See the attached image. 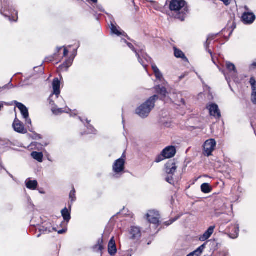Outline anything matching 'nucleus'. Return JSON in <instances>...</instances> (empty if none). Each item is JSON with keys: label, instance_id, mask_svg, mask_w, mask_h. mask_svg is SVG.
<instances>
[{"label": "nucleus", "instance_id": "2eb2a0df", "mask_svg": "<svg viewBox=\"0 0 256 256\" xmlns=\"http://www.w3.org/2000/svg\"><path fill=\"white\" fill-rule=\"evenodd\" d=\"M72 204H68V209L67 208L65 207L61 211L62 216L63 217L64 220L67 222H69L71 218L70 212L72 209Z\"/></svg>", "mask_w": 256, "mask_h": 256}, {"label": "nucleus", "instance_id": "1a4fd4ad", "mask_svg": "<svg viewBox=\"0 0 256 256\" xmlns=\"http://www.w3.org/2000/svg\"><path fill=\"white\" fill-rule=\"evenodd\" d=\"M38 230L40 234L37 236V238L40 237L41 234H46L52 232L54 231H56V228L52 227V224L49 222L43 224L42 226H40Z\"/></svg>", "mask_w": 256, "mask_h": 256}, {"label": "nucleus", "instance_id": "680f3d73", "mask_svg": "<svg viewBox=\"0 0 256 256\" xmlns=\"http://www.w3.org/2000/svg\"><path fill=\"white\" fill-rule=\"evenodd\" d=\"M78 118H79V120H80L82 122H84L83 120H82V118L80 117H78Z\"/></svg>", "mask_w": 256, "mask_h": 256}, {"label": "nucleus", "instance_id": "49530a36", "mask_svg": "<svg viewBox=\"0 0 256 256\" xmlns=\"http://www.w3.org/2000/svg\"><path fill=\"white\" fill-rule=\"evenodd\" d=\"M220 256H229L228 252L227 251H223L220 254Z\"/></svg>", "mask_w": 256, "mask_h": 256}, {"label": "nucleus", "instance_id": "c756f323", "mask_svg": "<svg viewBox=\"0 0 256 256\" xmlns=\"http://www.w3.org/2000/svg\"><path fill=\"white\" fill-rule=\"evenodd\" d=\"M86 122L87 124L86 125V126L88 131L84 132V134H95V132H96V130L94 129V128L90 124V120H86Z\"/></svg>", "mask_w": 256, "mask_h": 256}, {"label": "nucleus", "instance_id": "79ce46f5", "mask_svg": "<svg viewBox=\"0 0 256 256\" xmlns=\"http://www.w3.org/2000/svg\"><path fill=\"white\" fill-rule=\"evenodd\" d=\"M219 70L220 71L222 72L224 74V76H225V78L226 80V81L228 82V84H229V86L230 87V78L228 77V75L223 70H221L220 68H219Z\"/></svg>", "mask_w": 256, "mask_h": 256}, {"label": "nucleus", "instance_id": "412c9836", "mask_svg": "<svg viewBox=\"0 0 256 256\" xmlns=\"http://www.w3.org/2000/svg\"><path fill=\"white\" fill-rule=\"evenodd\" d=\"M214 226H210L208 228L205 232L200 238V241L204 242L208 240L212 234L214 232Z\"/></svg>", "mask_w": 256, "mask_h": 256}, {"label": "nucleus", "instance_id": "c9c22d12", "mask_svg": "<svg viewBox=\"0 0 256 256\" xmlns=\"http://www.w3.org/2000/svg\"><path fill=\"white\" fill-rule=\"evenodd\" d=\"M181 216H182L181 214L178 215V216H176L174 218H172L170 220L165 222L166 225L167 226H168L170 224H172L173 222H174L176 220L179 219L180 218V217Z\"/></svg>", "mask_w": 256, "mask_h": 256}, {"label": "nucleus", "instance_id": "b1692460", "mask_svg": "<svg viewBox=\"0 0 256 256\" xmlns=\"http://www.w3.org/2000/svg\"><path fill=\"white\" fill-rule=\"evenodd\" d=\"M126 45L128 46L134 52L136 53V57L138 58V60L139 62L144 67V68L145 69L146 68V67H147V65L146 64H145L143 60H142V58H141L140 54H138V52L136 51V50L135 49L134 47V46L130 42H128L126 44Z\"/></svg>", "mask_w": 256, "mask_h": 256}, {"label": "nucleus", "instance_id": "423d86ee", "mask_svg": "<svg viewBox=\"0 0 256 256\" xmlns=\"http://www.w3.org/2000/svg\"><path fill=\"white\" fill-rule=\"evenodd\" d=\"M244 9L246 10V12L242 15V21L246 24H252L256 20V16L254 13L248 12L249 9L247 6H244Z\"/></svg>", "mask_w": 256, "mask_h": 256}, {"label": "nucleus", "instance_id": "9d476101", "mask_svg": "<svg viewBox=\"0 0 256 256\" xmlns=\"http://www.w3.org/2000/svg\"><path fill=\"white\" fill-rule=\"evenodd\" d=\"M209 110L210 116H214L216 118L219 119L221 117L220 112L219 110L218 106L214 103H212L207 106Z\"/></svg>", "mask_w": 256, "mask_h": 256}, {"label": "nucleus", "instance_id": "ea45409f", "mask_svg": "<svg viewBox=\"0 0 256 256\" xmlns=\"http://www.w3.org/2000/svg\"><path fill=\"white\" fill-rule=\"evenodd\" d=\"M106 14L108 18H109L110 22V25L112 24H115L116 22H115V20H114V16L111 14H108L107 12H106Z\"/></svg>", "mask_w": 256, "mask_h": 256}, {"label": "nucleus", "instance_id": "ddd939ff", "mask_svg": "<svg viewBox=\"0 0 256 256\" xmlns=\"http://www.w3.org/2000/svg\"><path fill=\"white\" fill-rule=\"evenodd\" d=\"M166 172L168 175H173L176 172L177 166L176 164L172 160L169 161L166 165Z\"/></svg>", "mask_w": 256, "mask_h": 256}, {"label": "nucleus", "instance_id": "09e8293b", "mask_svg": "<svg viewBox=\"0 0 256 256\" xmlns=\"http://www.w3.org/2000/svg\"><path fill=\"white\" fill-rule=\"evenodd\" d=\"M66 229H62L61 230H60L58 232V234H63L66 232Z\"/></svg>", "mask_w": 256, "mask_h": 256}, {"label": "nucleus", "instance_id": "13d9d810", "mask_svg": "<svg viewBox=\"0 0 256 256\" xmlns=\"http://www.w3.org/2000/svg\"><path fill=\"white\" fill-rule=\"evenodd\" d=\"M251 66H254L255 68H256V62H254L252 63V64H251Z\"/></svg>", "mask_w": 256, "mask_h": 256}, {"label": "nucleus", "instance_id": "bf43d9fd", "mask_svg": "<svg viewBox=\"0 0 256 256\" xmlns=\"http://www.w3.org/2000/svg\"><path fill=\"white\" fill-rule=\"evenodd\" d=\"M147 58H144L146 61H148V59H150V57L146 56Z\"/></svg>", "mask_w": 256, "mask_h": 256}, {"label": "nucleus", "instance_id": "a211bd4d", "mask_svg": "<svg viewBox=\"0 0 256 256\" xmlns=\"http://www.w3.org/2000/svg\"><path fill=\"white\" fill-rule=\"evenodd\" d=\"M226 64L227 70L230 73L232 74V78L233 79L236 78L238 71L236 69L235 65L230 62H226Z\"/></svg>", "mask_w": 256, "mask_h": 256}, {"label": "nucleus", "instance_id": "5fc2aeb1", "mask_svg": "<svg viewBox=\"0 0 256 256\" xmlns=\"http://www.w3.org/2000/svg\"><path fill=\"white\" fill-rule=\"evenodd\" d=\"M120 42L122 44H126L128 42L125 39L122 38L121 40H120Z\"/></svg>", "mask_w": 256, "mask_h": 256}, {"label": "nucleus", "instance_id": "dca6fc26", "mask_svg": "<svg viewBox=\"0 0 256 256\" xmlns=\"http://www.w3.org/2000/svg\"><path fill=\"white\" fill-rule=\"evenodd\" d=\"M163 154L166 156V158H170L174 156L176 153V150L174 146H168L162 150Z\"/></svg>", "mask_w": 256, "mask_h": 256}, {"label": "nucleus", "instance_id": "69168bd1", "mask_svg": "<svg viewBox=\"0 0 256 256\" xmlns=\"http://www.w3.org/2000/svg\"><path fill=\"white\" fill-rule=\"evenodd\" d=\"M183 78H184V76H180V78L181 80V79H182Z\"/></svg>", "mask_w": 256, "mask_h": 256}, {"label": "nucleus", "instance_id": "f8f14e48", "mask_svg": "<svg viewBox=\"0 0 256 256\" xmlns=\"http://www.w3.org/2000/svg\"><path fill=\"white\" fill-rule=\"evenodd\" d=\"M250 84L252 88L251 101L256 104V80L254 77L250 78Z\"/></svg>", "mask_w": 256, "mask_h": 256}, {"label": "nucleus", "instance_id": "20e7f679", "mask_svg": "<svg viewBox=\"0 0 256 256\" xmlns=\"http://www.w3.org/2000/svg\"><path fill=\"white\" fill-rule=\"evenodd\" d=\"M125 156L123 154L122 158L116 160L113 166L112 170L116 174H122L124 170Z\"/></svg>", "mask_w": 256, "mask_h": 256}, {"label": "nucleus", "instance_id": "3c124183", "mask_svg": "<svg viewBox=\"0 0 256 256\" xmlns=\"http://www.w3.org/2000/svg\"><path fill=\"white\" fill-rule=\"evenodd\" d=\"M68 50L66 48H64V56H66L68 55Z\"/></svg>", "mask_w": 256, "mask_h": 256}, {"label": "nucleus", "instance_id": "6ab92c4d", "mask_svg": "<svg viewBox=\"0 0 256 256\" xmlns=\"http://www.w3.org/2000/svg\"><path fill=\"white\" fill-rule=\"evenodd\" d=\"M108 252L109 254L112 256H114L117 252L116 242L114 240V237H112L110 240L108 242Z\"/></svg>", "mask_w": 256, "mask_h": 256}, {"label": "nucleus", "instance_id": "4be33fe9", "mask_svg": "<svg viewBox=\"0 0 256 256\" xmlns=\"http://www.w3.org/2000/svg\"><path fill=\"white\" fill-rule=\"evenodd\" d=\"M26 187L30 190H36L38 186V182L36 180H31L30 178H28L25 181Z\"/></svg>", "mask_w": 256, "mask_h": 256}, {"label": "nucleus", "instance_id": "a19ab883", "mask_svg": "<svg viewBox=\"0 0 256 256\" xmlns=\"http://www.w3.org/2000/svg\"><path fill=\"white\" fill-rule=\"evenodd\" d=\"M106 14L108 18H109L110 22V25L112 24H115L116 22H115V20H114V16L111 14H108L107 12H106Z\"/></svg>", "mask_w": 256, "mask_h": 256}, {"label": "nucleus", "instance_id": "052dcab7", "mask_svg": "<svg viewBox=\"0 0 256 256\" xmlns=\"http://www.w3.org/2000/svg\"><path fill=\"white\" fill-rule=\"evenodd\" d=\"M62 48V47L58 48V52Z\"/></svg>", "mask_w": 256, "mask_h": 256}, {"label": "nucleus", "instance_id": "aec40b11", "mask_svg": "<svg viewBox=\"0 0 256 256\" xmlns=\"http://www.w3.org/2000/svg\"><path fill=\"white\" fill-rule=\"evenodd\" d=\"M60 82L58 78H54L52 82V88L54 90L53 94H55L58 98L60 93Z\"/></svg>", "mask_w": 256, "mask_h": 256}, {"label": "nucleus", "instance_id": "0eeeda50", "mask_svg": "<svg viewBox=\"0 0 256 256\" xmlns=\"http://www.w3.org/2000/svg\"><path fill=\"white\" fill-rule=\"evenodd\" d=\"M159 216L158 212L154 210H149L146 215L148 222L154 224H159Z\"/></svg>", "mask_w": 256, "mask_h": 256}, {"label": "nucleus", "instance_id": "393cba45", "mask_svg": "<svg viewBox=\"0 0 256 256\" xmlns=\"http://www.w3.org/2000/svg\"><path fill=\"white\" fill-rule=\"evenodd\" d=\"M174 54L176 58H180L186 62L188 61V59L184 53L180 49L174 47Z\"/></svg>", "mask_w": 256, "mask_h": 256}, {"label": "nucleus", "instance_id": "603ef678", "mask_svg": "<svg viewBox=\"0 0 256 256\" xmlns=\"http://www.w3.org/2000/svg\"><path fill=\"white\" fill-rule=\"evenodd\" d=\"M2 169H4V170H6L5 168L2 166V161L0 160V170H1Z\"/></svg>", "mask_w": 256, "mask_h": 256}, {"label": "nucleus", "instance_id": "4468645a", "mask_svg": "<svg viewBox=\"0 0 256 256\" xmlns=\"http://www.w3.org/2000/svg\"><path fill=\"white\" fill-rule=\"evenodd\" d=\"M154 89L155 92L160 95L161 100H164L166 98L168 91L164 86L158 84L154 87Z\"/></svg>", "mask_w": 256, "mask_h": 256}, {"label": "nucleus", "instance_id": "e2e57ef3", "mask_svg": "<svg viewBox=\"0 0 256 256\" xmlns=\"http://www.w3.org/2000/svg\"><path fill=\"white\" fill-rule=\"evenodd\" d=\"M39 192H40V194H44V192H43V191L40 190V191H39Z\"/></svg>", "mask_w": 256, "mask_h": 256}, {"label": "nucleus", "instance_id": "de8ad7c7", "mask_svg": "<svg viewBox=\"0 0 256 256\" xmlns=\"http://www.w3.org/2000/svg\"><path fill=\"white\" fill-rule=\"evenodd\" d=\"M77 54V49L74 50L72 52V55L71 56L70 58H74L75 56Z\"/></svg>", "mask_w": 256, "mask_h": 256}, {"label": "nucleus", "instance_id": "c03bdc74", "mask_svg": "<svg viewBox=\"0 0 256 256\" xmlns=\"http://www.w3.org/2000/svg\"><path fill=\"white\" fill-rule=\"evenodd\" d=\"M186 256H200V255L198 254V252L195 250L188 254Z\"/></svg>", "mask_w": 256, "mask_h": 256}, {"label": "nucleus", "instance_id": "39448f33", "mask_svg": "<svg viewBox=\"0 0 256 256\" xmlns=\"http://www.w3.org/2000/svg\"><path fill=\"white\" fill-rule=\"evenodd\" d=\"M216 146V142L214 139H210L206 141L204 144V154L209 156L212 155Z\"/></svg>", "mask_w": 256, "mask_h": 256}, {"label": "nucleus", "instance_id": "473e14b6", "mask_svg": "<svg viewBox=\"0 0 256 256\" xmlns=\"http://www.w3.org/2000/svg\"><path fill=\"white\" fill-rule=\"evenodd\" d=\"M232 231L234 232V233L230 234V236L232 238H238L239 233V225L238 224H236L234 226Z\"/></svg>", "mask_w": 256, "mask_h": 256}, {"label": "nucleus", "instance_id": "864d4df0", "mask_svg": "<svg viewBox=\"0 0 256 256\" xmlns=\"http://www.w3.org/2000/svg\"><path fill=\"white\" fill-rule=\"evenodd\" d=\"M77 112H76V110H74L73 112H72L70 114V116H76L77 115Z\"/></svg>", "mask_w": 256, "mask_h": 256}, {"label": "nucleus", "instance_id": "37998d69", "mask_svg": "<svg viewBox=\"0 0 256 256\" xmlns=\"http://www.w3.org/2000/svg\"><path fill=\"white\" fill-rule=\"evenodd\" d=\"M54 60V56H48V57L46 58H45V62H52Z\"/></svg>", "mask_w": 256, "mask_h": 256}, {"label": "nucleus", "instance_id": "8fccbe9b", "mask_svg": "<svg viewBox=\"0 0 256 256\" xmlns=\"http://www.w3.org/2000/svg\"><path fill=\"white\" fill-rule=\"evenodd\" d=\"M16 14V20H15V19H14V16H12V18H10V20H11V21H14V22H16V20H17V19H18V12H16V14Z\"/></svg>", "mask_w": 256, "mask_h": 256}, {"label": "nucleus", "instance_id": "0e129e2a", "mask_svg": "<svg viewBox=\"0 0 256 256\" xmlns=\"http://www.w3.org/2000/svg\"><path fill=\"white\" fill-rule=\"evenodd\" d=\"M36 136H37L38 137L40 138V134H36Z\"/></svg>", "mask_w": 256, "mask_h": 256}, {"label": "nucleus", "instance_id": "f03ea898", "mask_svg": "<svg viewBox=\"0 0 256 256\" xmlns=\"http://www.w3.org/2000/svg\"><path fill=\"white\" fill-rule=\"evenodd\" d=\"M158 98V96L156 94L150 96L146 102L136 108V114L142 118H147L154 107L155 102Z\"/></svg>", "mask_w": 256, "mask_h": 256}, {"label": "nucleus", "instance_id": "f3484780", "mask_svg": "<svg viewBox=\"0 0 256 256\" xmlns=\"http://www.w3.org/2000/svg\"><path fill=\"white\" fill-rule=\"evenodd\" d=\"M130 238L132 240H138L141 236V231L140 228L137 226L131 227L130 230Z\"/></svg>", "mask_w": 256, "mask_h": 256}, {"label": "nucleus", "instance_id": "a18cd8bd", "mask_svg": "<svg viewBox=\"0 0 256 256\" xmlns=\"http://www.w3.org/2000/svg\"><path fill=\"white\" fill-rule=\"evenodd\" d=\"M96 8L100 12H104L102 6L100 4L96 5Z\"/></svg>", "mask_w": 256, "mask_h": 256}, {"label": "nucleus", "instance_id": "f704fd0d", "mask_svg": "<svg viewBox=\"0 0 256 256\" xmlns=\"http://www.w3.org/2000/svg\"><path fill=\"white\" fill-rule=\"evenodd\" d=\"M166 158V156L164 155V154H163V152L162 151V152L160 153V154L156 156L154 162H156L158 163V162L162 161L163 160H164Z\"/></svg>", "mask_w": 256, "mask_h": 256}, {"label": "nucleus", "instance_id": "4d7b16f0", "mask_svg": "<svg viewBox=\"0 0 256 256\" xmlns=\"http://www.w3.org/2000/svg\"><path fill=\"white\" fill-rule=\"evenodd\" d=\"M180 102L183 104V105H185V101H184V100L182 98H181V100H180Z\"/></svg>", "mask_w": 256, "mask_h": 256}, {"label": "nucleus", "instance_id": "338daca9", "mask_svg": "<svg viewBox=\"0 0 256 256\" xmlns=\"http://www.w3.org/2000/svg\"><path fill=\"white\" fill-rule=\"evenodd\" d=\"M131 256V254H130L129 253H128V254H127V256Z\"/></svg>", "mask_w": 256, "mask_h": 256}, {"label": "nucleus", "instance_id": "4c0bfd02", "mask_svg": "<svg viewBox=\"0 0 256 256\" xmlns=\"http://www.w3.org/2000/svg\"><path fill=\"white\" fill-rule=\"evenodd\" d=\"M206 245V243H204L196 250V251L198 252V253L200 256L202 254V251L204 249Z\"/></svg>", "mask_w": 256, "mask_h": 256}, {"label": "nucleus", "instance_id": "6e6d98bb", "mask_svg": "<svg viewBox=\"0 0 256 256\" xmlns=\"http://www.w3.org/2000/svg\"><path fill=\"white\" fill-rule=\"evenodd\" d=\"M88 2H91L94 4H96L98 2V0H86Z\"/></svg>", "mask_w": 256, "mask_h": 256}, {"label": "nucleus", "instance_id": "f257e3e1", "mask_svg": "<svg viewBox=\"0 0 256 256\" xmlns=\"http://www.w3.org/2000/svg\"><path fill=\"white\" fill-rule=\"evenodd\" d=\"M186 2L184 0H171L169 8L171 11L176 13L175 18L184 21L186 18V13L188 12Z\"/></svg>", "mask_w": 256, "mask_h": 256}, {"label": "nucleus", "instance_id": "774afa93", "mask_svg": "<svg viewBox=\"0 0 256 256\" xmlns=\"http://www.w3.org/2000/svg\"><path fill=\"white\" fill-rule=\"evenodd\" d=\"M229 221H230V220H228L226 222H228Z\"/></svg>", "mask_w": 256, "mask_h": 256}, {"label": "nucleus", "instance_id": "a878e982", "mask_svg": "<svg viewBox=\"0 0 256 256\" xmlns=\"http://www.w3.org/2000/svg\"><path fill=\"white\" fill-rule=\"evenodd\" d=\"M217 35H218V34H209L208 36L207 40H206V43L204 44V46L206 47V50L210 54L212 57V52L210 50H208V46L210 44V42L212 40H214Z\"/></svg>", "mask_w": 256, "mask_h": 256}, {"label": "nucleus", "instance_id": "cd10ccee", "mask_svg": "<svg viewBox=\"0 0 256 256\" xmlns=\"http://www.w3.org/2000/svg\"><path fill=\"white\" fill-rule=\"evenodd\" d=\"M103 244V240L100 238L98 240L97 244L93 246L92 249L94 251L98 252H102V250L104 249V246L102 245Z\"/></svg>", "mask_w": 256, "mask_h": 256}, {"label": "nucleus", "instance_id": "6e6552de", "mask_svg": "<svg viewBox=\"0 0 256 256\" xmlns=\"http://www.w3.org/2000/svg\"><path fill=\"white\" fill-rule=\"evenodd\" d=\"M14 130L18 133L25 134L28 132L27 128L24 127V124L16 118L12 124Z\"/></svg>", "mask_w": 256, "mask_h": 256}, {"label": "nucleus", "instance_id": "2f4dec72", "mask_svg": "<svg viewBox=\"0 0 256 256\" xmlns=\"http://www.w3.org/2000/svg\"><path fill=\"white\" fill-rule=\"evenodd\" d=\"M74 61V58H70L66 60L65 62L61 66L62 68H65L66 70L70 68L72 64Z\"/></svg>", "mask_w": 256, "mask_h": 256}, {"label": "nucleus", "instance_id": "c85d7f7f", "mask_svg": "<svg viewBox=\"0 0 256 256\" xmlns=\"http://www.w3.org/2000/svg\"><path fill=\"white\" fill-rule=\"evenodd\" d=\"M32 158L39 162H42L44 155L42 152H33L31 154Z\"/></svg>", "mask_w": 256, "mask_h": 256}, {"label": "nucleus", "instance_id": "58836bf2", "mask_svg": "<svg viewBox=\"0 0 256 256\" xmlns=\"http://www.w3.org/2000/svg\"><path fill=\"white\" fill-rule=\"evenodd\" d=\"M34 70L38 73L42 74L44 68L42 67V65L39 66H36L34 68Z\"/></svg>", "mask_w": 256, "mask_h": 256}, {"label": "nucleus", "instance_id": "72a5a7b5", "mask_svg": "<svg viewBox=\"0 0 256 256\" xmlns=\"http://www.w3.org/2000/svg\"><path fill=\"white\" fill-rule=\"evenodd\" d=\"M70 199V202L69 204H72L76 200V190L74 187L72 188V190L70 191L69 195Z\"/></svg>", "mask_w": 256, "mask_h": 256}, {"label": "nucleus", "instance_id": "5701e85b", "mask_svg": "<svg viewBox=\"0 0 256 256\" xmlns=\"http://www.w3.org/2000/svg\"><path fill=\"white\" fill-rule=\"evenodd\" d=\"M152 68L156 80H159L160 82H162L163 80H164V78L162 73L160 72L158 68L154 64H152Z\"/></svg>", "mask_w": 256, "mask_h": 256}, {"label": "nucleus", "instance_id": "7ed1b4c3", "mask_svg": "<svg viewBox=\"0 0 256 256\" xmlns=\"http://www.w3.org/2000/svg\"><path fill=\"white\" fill-rule=\"evenodd\" d=\"M14 103L16 106L20 110L24 118L25 119V124L29 131L33 132V128L32 126V120L29 118V112L28 108L22 103L14 100Z\"/></svg>", "mask_w": 256, "mask_h": 256}, {"label": "nucleus", "instance_id": "9b49d317", "mask_svg": "<svg viewBox=\"0 0 256 256\" xmlns=\"http://www.w3.org/2000/svg\"><path fill=\"white\" fill-rule=\"evenodd\" d=\"M110 26L111 33L113 34H115L117 36H123L124 37L127 36L126 34L123 31L121 28L118 26L116 24H112Z\"/></svg>", "mask_w": 256, "mask_h": 256}, {"label": "nucleus", "instance_id": "e433bc0d", "mask_svg": "<svg viewBox=\"0 0 256 256\" xmlns=\"http://www.w3.org/2000/svg\"><path fill=\"white\" fill-rule=\"evenodd\" d=\"M166 180L171 184H174V180L172 177V175H168L166 178Z\"/></svg>", "mask_w": 256, "mask_h": 256}, {"label": "nucleus", "instance_id": "7c9ffc66", "mask_svg": "<svg viewBox=\"0 0 256 256\" xmlns=\"http://www.w3.org/2000/svg\"><path fill=\"white\" fill-rule=\"evenodd\" d=\"M200 188H201L202 192L204 194L210 193L212 190L211 186H210V184L208 183L202 184L201 185Z\"/></svg>", "mask_w": 256, "mask_h": 256}, {"label": "nucleus", "instance_id": "bb28decb", "mask_svg": "<svg viewBox=\"0 0 256 256\" xmlns=\"http://www.w3.org/2000/svg\"><path fill=\"white\" fill-rule=\"evenodd\" d=\"M52 112L54 114L58 115L63 112L69 113L71 112V110L68 108H66L64 110L62 108H52Z\"/></svg>", "mask_w": 256, "mask_h": 256}]
</instances>
